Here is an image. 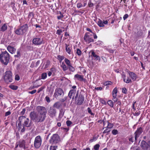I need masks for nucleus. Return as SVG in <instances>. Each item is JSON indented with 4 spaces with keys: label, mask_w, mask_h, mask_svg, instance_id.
<instances>
[{
    "label": "nucleus",
    "mask_w": 150,
    "mask_h": 150,
    "mask_svg": "<svg viewBox=\"0 0 150 150\" xmlns=\"http://www.w3.org/2000/svg\"><path fill=\"white\" fill-rule=\"evenodd\" d=\"M19 123L18 126L19 129H22V125L27 127H30L32 125L31 121L28 118H26L25 116H21L19 117Z\"/></svg>",
    "instance_id": "f257e3e1"
},
{
    "label": "nucleus",
    "mask_w": 150,
    "mask_h": 150,
    "mask_svg": "<svg viewBox=\"0 0 150 150\" xmlns=\"http://www.w3.org/2000/svg\"><path fill=\"white\" fill-rule=\"evenodd\" d=\"M10 55L8 52L4 50H0V61L3 64L7 65L10 59Z\"/></svg>",
    "instance_id": "f03ea898"
},
{
    "label": "nucleus",
    "mask_w": 150,
    "mask_h": 150,
    "mask_svg": "<svg viewBox=\"0 0 150 150\" xmlns=\"http://www.w3.org/2000/svg\"><path fill=\"white\" fill-rule=\"evenodd\" d=\"M39 114V117L42 121H43L45 119L47 110L45 108L40 106H38L36 108Z\"/></svg>",
    "instance_id": "7ed1b4c3"
},
{
    "label": "nucleus",
    "mask_w": 150,
    "mask_h": 150,
    "mask_svg": "<svg viewBox=\"0 0 150 150\" xmlns=\"http://www.w3.org/2000/svg\"><path fill=\"white\" fill-rule=\"evenodd\" d=\"M27 24H25L19 27L14 31V33L18 35H22L25 33L28 29Z\"/></svg>",
    "instance_id": "20e7f679"
},
{
    "label": "nucleus",
    "mask_w": 150,
    "mask_h": 150,
    "mask_svg": "<svg viewBox=\"0 0 150 150\" xmlns=\"http://www.w3.org/2000/svg\"><path fill=\"white\" fill-rule=\"evenodd\" d=\"M4 78V81L6 83H8L11 82L13 80L11 72L10 71H6Z\"/></svg>",
    "instance_id": "39448f33"
},
{
    "label": "nucleus",
    "mask_w": 150,
    "mask_h": 150,
    "mask_svg": "<svg viewBox=\"0 0 150 150\" xmlns=\"http://www.w3.org/2000/svg\"><path fill=\"white\" fill-rule=\"evenodd\" d=\"M30 117L31 120L34 121L35 122H42L41 119L39 117V114L34 111L30 112Z\"/></svg>",
    "instance_id": "423d86ee"
},
{
    "label": "nucleus",
    "mask_w": 150,
    "mask_h": 150,
    "mask_svg": "<svg viewBox=\"0 0 150 150\" xmlns=\"http://www.w3.org/2000/svg\"><path fill=\"white\" fill-rule=\"evenodd\" d=\"M64 95L63 90L59 88H56L54 95V97L57 99H59L60 98L63 97Z\"/></svg>",
    "instance_id": "0eeeda50"
},
{
    "label": "nucleus",
    "mask_w": 150,
    "mask_h": 150,
    "mask_svg": "<svg viewBox=\"0 0 150 150\" xmlns=\"http://www.w3.org/2000/svg\"><path fill=\"white\" fill-rule=\"evenodd\" d=\"M59 141V136L57 134H54L51 137L49 142L52 144H54L58 143Z\"/></svg>",
    "instance_id": "6e6552de"
},
{
    "label": "nucleus",
    "mask_w": 150,
    "mask_h": 150,
    "mask_svg": "<svg viewBox=\"0 0 150 150\" xmlns=\"http://www.w3.org/2000/svg\"><path fill=\"white\" fill-rule=\"evenodd\" d=\"M92 35H90V33L89 32L86 33L83 38V39L85 42L88 44L90 43L91 42H94V40L93 39L92 37H91L92 36Z\"/></svg>",
    "instance_id": "1a4fd4ad"
},
{
    "label": "nucleus",
    "mask_w": 150,
    "mask_h": 150,
    "mask_svg": "<svg viewBox=\"0 0 150 150\" xmlns=\"http://www.w3.org/2000/svg\"><path fill=\"white\" fill-rule=\"evenodd\" d=\"M42 142V139L40 136L39 135L36 137L34 143L35 147L36 149L39 148L41 145Z\"/></svg>",
    "instance_id": "9d476101"
},
{
    "label": "nucleus",
    "mask_w": 150,
    "mask_h": 150,
    "mask_svg": "<svg viewBox=\"0 0 150 150\" xmlns=\"http://www.w3.org/2000/svg\"><path fill=\"white\" fill-rule=\"evenodd\" d=\"M64 61L65 63L68 66V69H69L70 71L72 72L74 71H75V69L72 66L70 61L67 58H65L64 59Z\"/></svg>",
    "instance_id": "9b49d317"
},
{
    "label": "nucleus",
    "mask_w": 150,
    "mask_h": 150,
    "mask_svg": "<svg viewBox=\"0 0 150 150\" xmlns=\"http://www.w3.org/2000/svg\"><path fill=\"white\" fill-rule=\"evenodd\" d=\"M43 40L40 38L36 37L33 38L32 40L33 44L35 45H40L42 44Z\"/></svg>",
    "instance_id": "f8f14e48"
},
{
    "label": "nucleus",
    "mask_w": 150,
    "mask_h": 150,
    "mask_svg": "<svg viewBox=\"0 0 150 150\" xmlns=\"http://www.w3.org/2000/svg\"><path fill=\"white\" fill-rule=\"evenodd\" d=\"M143 32L141 29L138 30L137 32H134V38L136 41L141 38L143 36Z\"/></svg>",
    "instance_id": "ddd939ff"
},
{
    "label": "nucleus",
    "mask_w": 150,
    "mask_h": 150,
    "mask_svg": "<svg viewBox=\"0 0 150 150\" xmlns=\"http://www.w3.org/2000/svg\"><path fill=\"white\" fill-rule=\"evenodd\" d=\"M143 132L142 128L141 127H140L139 128H137V130L134 133L135 135V140L136 141L137 139L139 138L141 134Z\"/></svg>",
    "instance_id": "4468645a"
},
{
    "label": "nucleus",
    "mask_w": 150,
    "mask_h": 150,
    "mask_svg": "<svg viewBox=\"0 0 150 150\" xmlns=\"http://www.w3.org/2000/svg\"><path fill=\"white\" fill-rule=\"evenodd\" d=\"M49 115L52 117H53L56 115V110L54 108L50 107L48 111Z\"/></svg>",
    "instance_id": "2eb2a0df"
},
{
    "label": "nucleus",
    "mask_w": 150,
    "mask_h": 150,
    "mask_svg": "<svg viewBox=\"0 0 150 150\" xmlns=\"http://www.w3.org/2000/svg\"><path fill=\"white\" fill-rule=\"evenodd\" d=\"M84 96L82 94H79L78 98L76 104L78 105H81L83 103L84 101Z\"/></svg>",
    "instance_id": "dca6fc26"
},
{
    "label": "nucleus",
    "mask_w": 150,
    "mask_h": 150,
    "mask_svg": "<svg viewBox=\"0 0 150 150\" xmlns=\"http://www.w3.org/2000/svg\"><path fill=\"white\" fill-rule=\"evenodd\" d=\"M140 146L144 150H147L148 148L150 147L149 144L144 141L143 140L141 143Z\"/></svg>",
    "instance_id": "f3484780"
},
{
    "label": "nucleus",
    "mask_w": 150,
    "mask_h": 150,
    "mask_svg": "<svg viewBox=\"0 0 150 150\" xmlns=\"http://www.w3.org/2000/svg\"><path fill=\"white\" fill-rule=\"evenodd\" d=\"M122 78L123 79V81L124 82L127 83H129L132 82V80L130 79L129 77H128L127 79H126V75L124 74V72H123L122 74H121Z\"/></svg>",
    "instance_id": "a211bd4d"
},
{
    "label": "nucleus",
    "mask_w": 150,
    "mask_h": 150,
    "mask_svg": "<svg viewBox=\"0 0 150 150\" xmlns=\"http://www.w3.org/2000/svg\"><path fill=\"white\" fill-rule=\"evenodd\" d=\"M76 92V89H71L69 91L68 96L70 99L72 98V99H74V95Z\"/></svg>",
    "instance_id": "6ab92c4d"
},
{
    "label": "nucleus",
    "mask_w": 150,
    "mask_h": 150,
    "mask_svg": "<svg viewBox=\"0 0 150 150\" xmlns=\"http://www.w3.org/2000/svg\"><path fill=\"white\" fill-rule=\"evenodd\" d=\"M128 73L129 76L133 81L136 80V79L137 78V76L134 73L131 72L130 71H129Z\"/></svg>",
    "instance_id": "aec40b11"
},
{
    "label": "nucleus",
    "mask_w": 150,
    "mask_h": 150,
    "mask_svg": "<svg viewBox=\"0 0 150 150\" xmlns=\"http://www.w3.org/2000/svg\"><path fill=\"white\" fill-rule=\"evenodd\" d=\"M108 23V21L107 20L102 21L100 19H99L97 24L100 27H103L104 26V24H107Z\"/></svg>",
    "instance_id": "412c9836"
},
{
    "label": "nucleus",
    "mask_w": 150,
    "mask_h": 150,
    "mask_svg": "<svg viewBox=\"0 0 150 150\" xmlns=\"http://www.w3.org/2000/svg\"><path fill=\"white\" fill-rule=\"evenodd\" d=\"M91 56L93 57L95 59H96L99 62L100 61V57L96 55V53L93 51H91Z\"/></svg>",
    "instance_id": "4be33fe9"
},
{
    "label": "nucleus",
    "mask_w": 150,
    "mask_h": 150,
    "mask_svg": "<svg viewBox=\"0 0 150 150\" xmlns=\"http://www.w3.org/2000/svg\"><path fill=\"white\" fill-rule=\"evenodd\" d=\"M7 49L10 53L12 54L14 53L16 50V49L14 47L10 45L8 46Z\"/></svg>",
    "instance_id": "5701e85b"
},
{
    "label": "nucleus",
    "mask_w": 150,
    "mask_h": 150,
    "mask_svg": "<svg viewBox=\"0 0 150 150\" xmlns=\"http://www.w3.org/2000/svg\"><path fill=\"white\" fill-rule=\"evenodd\" d=\"M18 143L19 144V147L20 148H25V141L23 140H21L18 141Z\"/></svg>",
    "instance_id": "b1692460"
},
{
    "label": "nucleus",
    "mask_w": 150,
    "mask_h": 150,
    "mask_svg": "<svg viewBox=\"0 0 150 150\" xmlns=\"http://www.w3.org/2000/svg\"><path fill=\"white\" fill-rule=\"evenodd\" d=\"M83 75H81L79 74H76L74 76V78L77 79L79 81H83Z\"/></svg>",
    "instance_id": "393cba45"
},
{
    "label": "nucleus",
    "mask_w": 150,
    "mask_h": 150,
    "mask_svg": "<svg viewBox=\"0 0 150 150\" xmlns=\"http://www.w3.org/2000/svg\"><path fill=\"white\" fill-rule=\"evenodd\" d=\"M65 50L66 52H67L68 54H71V48L70 47H69V45H67V44H65Z\"/></svg>",
    "instance_id": "a878e982"
},
{
    "label": "nucleus",
    "mask_w": 150,
    "mask_h": 150,
    "mask_svg": "<svg viewBox=\"0 0 150 150\" xmlns=\"http://www.w3.org/2000/svg\"><path fill=\"white\" fill-rule=\"evenodd\" d=\"M8 28L7 25L6 23L4 24L0 28V31L2 32H4Z\"/></svg>",
    "instance_id": "bb28decb"
},
{
    "label": "nucleus",
    "mask_w": 150,
    "mask_h": 150,
    "mask_svg": "<svg viewBox=\"0 0 150 150\" xmlns=\"http://www.w3.org/2000/svg\"><path fill=\"white\" fill-rule=\"evenodd\" d=\"M61 67L62 68V70L64 71H66L68 69V66H67L64 62L62 63Z\"/></svg>",
    "instance_id": "cd10ccee"
},
{
    "label": "nucleus",
    "mask_w": 150,
    "mask_h": 150,
    "mask_svg": "<svg viewBox=\"0 0 150 150\" xmlns=\"http://www.w3.org/2000/svg\"><path fill=\"white\" fill-rule=\"evenodd\" d=\"M35 14L33 12H29L28 16V20L31 18V21L34 17Z\"/></svg>",
    "instance_id": "c85d7f7f"
},
{
    "label": "nucleus",
    "mask_w": 150,
    "mask_h": 150,
    "mask_svg": "<svg viewBox=\"0 0 150 150\" xmlns=\"http://www.w3.org/2000/svg\"><path fill=\"white\" fill-rule=\"evenodd\" d=\"M62 106V104L59 102H56L53 105V107L57 109H59Z\"/></svg>",
    "instance_id": "c756f323"
},
{
    "label": "nucleus",
    "mask_w": 150,
    "mask_h": 150,
    "mask_svg": "<svg viewBox=\"0 0 150 150\" xmlns=\"http://www.w3.org/2000/svg\"><path fill=\"white\" fill-rule=\"evenodd\" d=\"M76 52L75 54L79 56H81L82 54V52L81 50L78 48H76L75 51Z\"/></svg>",
    "instance_id": "7c9ffc66"
},
{
    "label": "nucleus",
    "mask_w": 150,
    "mask_h": 150,
    "mask_svg": "<svg viewBox=\"0 0 150 150\" xmlns=\"http://www.w3.org/2000/svg\"><path fill=\"white\" fill-rule=\"evenodd\" d=\"M117 88L115 87L113 89L112 91V96H117Z\"/></svg>",
    "instance_id": "2f4dec72"
},
{
    "label": "nucleus",
    "mask_w": 150,
    "mask_h": 150,
    "mask_svg": "<svg viewBox=\"0 0 150 150\" xmlns=\"http://www.w3.org/2000/svg\"><path fill=\"white\" fill-rule=\"evenodd\" d=\"M64 56H61L60 55H58L57 56V58L60 62H61L64 59Z\"/></svg>",
    "instance_id": "473e14b6"
},
{
    "label": "nucleus",
    "mask_w": 150,
    "mask_h": 150,
    "mask_svg": "<svg viewBox=\"0 0 150 150\" xmlns=\"http://www.w3.org/2000/svg\"><path fill=\"white\" fill-rule=\"evenodd\" d=\"M60 14V15L57 16V18L58 20H60L64 17V16L60 11H58L57 14Z\"/></svg>",
    "instance_id": "72a5a7b5"
},
{
    "label": "nucleus",
    "mask_w": 150,
    "mask_h": 150,
    "mask_svg": "<svg viewBox=\"0 0 150 150\" xmlns=\"http://www.w3.org/2000/svg\"><path fill=\"white\" fill-rule=\"evenodd\" d=\"M113 83L112 81H106L103 83V85L105 86H107L109 85H111Z\"/></svg>",
    "instance_id": "f704fd0d"
},
{
    "label": "nucleus",
    "mask_w": 150,
    "mask_h": 150,
    "mask_svg": "<svg viewBox=\"0 0 150 150\" xmlns=\"http://www.w3.org/2000/svg\"><path fill=\"white\" fill-rule=\"evenodd\" d=\"M108 104L111 108L114 106L113 102L111 100H109L107 102Z\"/></svg>",
    "instance_id": "c9c22d12"
},
{
    "label": "nucleus",
    "mask_w": 150,
    "mask_h": 150,
    "mask_svg": "<svg viewBox=\"0 0 150 150\" xmlns=\"http://www.w3.org/2000/svg\"><path fill=\"white\" fill-rule=\"evenodd\" d=\"M107 124V126L106 127L107 128H108L111 129L114 126V125L113 124L109 122V121L108 122Z\"/></svg>",
    "instance_id": "e433bc0d"
},
{
    "label": "nucleus",
    "mask_w": 150,
    "mask_h": 150,
    "mask_svg": "<svg viewBox=\"0 0 150 150\" xmlns=\"http://www.w3.org/2000/svg\"><path fill=\"white\" fill-rule=\"evenodd\" d=\"M9 87L13 90H16L18 88V87L17 86L14 85H10Z\"/></svg>",
    "instance_id": "4c0bfd02"
},
{
    "label": "nucleus",
    "mask_w": 150,
    "mask_h": 150,
    "mask_svg": "<svg viewBox=\"0 0 150 150\" xmlns=\"http://www.w3.org/2000/svg\"><path fill=\"white\" fill-rule=\"evenodd\" d=\"M128 139L130 142L133 143L134 141V138L133 136L132 135L129 136L128 137Z\"/></svg>",
    "instance_id": "58836bf2"
},
{
    "label": "nucleus",
    "mask_w": 150,
    "mask_h": 150,
    "mask_svg": "<svg viewBox=\"0 0 150 150\" xmlns=\"http://www.w3.org/2000/svg\"><path fill=\"white\" fill-rule=\"evenodd\" d=\"M47 77V74L46 73H42L41 74V79H45Z\"/></svg>",
    "instance_id": "ea45409f"
},
{
    "label": "nucleus",
    "mask_w": 150,
    "mask_h": 150,
    "mask_svg": "<svg viewBox=\"0 0 150 150\" xmlns=\"http://www.w3.org/2000/svg\"><path fill=\"white\" fill-rule=\"evenodd\" d=\"M105 128H106V129L103 131V134H105L106 133H108L109 132L111 129H110L108 128H107V127H105Z\"/></svg>",
    "instance_id": "a19ab883"
},
{
    "label": "nucleus",
    "mask_w": 150,
    "mask_h": 150,
    "mask_svg": "<svg viewBox=\"0 0 150 150\" xmlns=\"http://www.w3.org/2000/svg\"><path fill=\"white\" fill-rule=\"evenodd\" d=\"M112 133L113 135H115L118 133V130L116 129H113L112 132Z\"/></svg>",
    "instance_id": "79ce46f5"
},
{
    "label": "nucleus",
    "mask_w": 150,
    "mask_h": 150,
    "mask_svg": "<svg viewBox=\"0 0 150 150\" xmlns=\"http://www.w3.org/2000/svg\"><path fill=\"white\" fill-rule=\"evenodd\" d=\"M64 110L63 109H61L60 110L59 116H63L64 115Z\"/></svg>",
    "instance_id": "37998d69"
},
{
    "label": "nucleus",
    "mask_w": 150,
    "mask_h": 150,
    "mask_svg": "<svg viewBox=\"0 0 150 150\" xmlns=\"http://www.w3.org/2000/svg\"><path fill=\"white\" fill-rule=\"evenodd\" d=\"M98 139V137H93L92 139H91L89 140V142H92L94 141H96Z\"/></svg>",
    "instance_id": "c03bdc74"
},
{
    "label": "nucleus",
    "mask_w": 150,
    "mask_h": 150,
    "mask_svg": "<svg viewBox=\"0 0 150 150\" xmlns=\"http://www.w3.org/2000/svg\"><path fill=\"white\" fill-rule=\"evenodd\" d=\"M100 146L99 144H97L94 146V149L95 150H98L99 149Z\"/></svg>",
    "instance_id": "a18cd8bd"
},
{
    "label": "nucleus",
    "mask_w": 150,
    "mask_h": 150,
    "mask_svg": "<svg viewBox=\"0 0 150 150\" xmlns=\"http://www.w3.org/2000/svg\"><path fill=\"white\" fill-rule=\"evenodd\" d=\"M57 146H51L50 147V150H56L57 148Z\"/></svg>",
    "instance_id": "49530a36"
},
{
    "label": "nucleus",
    "mask_w": 150,
    "mask_h": 150,
    "mask_svg": "<svg viewBox=\"0 0 150 150\" xmlns=\"http://www.w3.org/2000/svg\"><path fill=\"white\" fill-rule=\"evenodd\" d=\"M122 92L124 94H126L127 92V90L126 88H123L122 89Z\"/></svg>",
    "instance_id": "de8ad7c7"
},
{
    "label": "nucleus",
    "mask_w": 150,
    "mask_h": 150,
    "mask_svg": "<svg viewBox=\"0 0 150 150\" xmlns=\"http://www.w3.org/2000/svg\"><path fill=\"white\" fill-rule=\"evenodd\" d=\"M87 110H88V113L89 114H90L91 115H93V116L94 115V114L93 113V112H92L90 108L88 107L87 108Z\"/></svg>",
    "instance_id": "09e8293b"
},
{
    "label": "nucleus",
    "mask_w": 150,
    "mask_h": 150,
    "mask_svg": "<svg viewBox=\"0 0 150 150\" xmlns=\"http://www.w3.org/2000/svg\"><path fill=\"white\" fill-rule=\"evenodd\" d=\"M66 123L68 127L70 126L72 123V122L70 120H67Z\"/></svg>",
    "instance_id": "8fccbe9b"
},
{
    "label": "nucleus",
    "mask_w": 150,
    "mask_h": 150,
    "mask_svg": "<svg viewBox=\"0 0 150 150\" xmlns=\"http://www.w3.org/2000/svg\"><path fill=\"white\" fill-rule=\"evenodd\" d=\"M64 31V30L62 31V29H59L57 30L56 33L58 35H61V33Z\"/></svg>",
    "instance_id": "3c124183"
},
{
    "label": "nucleus",
    "mask_w": 150,
    "mask_h": 150,
    "mask_svg": "<svg viewBox=\"0 0 150 150\" xmlns=\"http://www.w3.org/2000/svg\"><path fill=\"white\" fill-rule=\"evenodd\" d=\"M112 100L114 101V103L117 102L118 101L117 98V96H112Z\"/></svg>",
    "instance_id": "603ef678"
},
{
    "label": "nucleus",
    "mask_w": 150,
    "mask_h": 150,
    "mask_svg": "<svg viewBox=\"0 0 150 150\" xmlns=\"http://www.w3.org/2000/svg\"><path fill=\"white\" fill-rule=\"evenodd\" d=\"M17 54L16 55H14V57H19L21 56V54L20 51H17Z\"/></svg>",
    "instance_id": "864d4df0"
},
{
    "label": "nucleus",
    "mask_w": 150,
    "mask_h": 150,
    "mask_svg": "<svg viewBox=\"0 0 150 150\" xmlns=\"http://www.w3.org/2000/svg\"><path fill=\"white\" fill-rule=\"evenodd\" d=\"M83 6L82 4L81 3H79L77 4V7L78 8H80Z\"/></svg>",
    "instance_id": "5fc2aeb1"
},
{
    "label": "nucleus",
    "mask_w": 150,
    "mask_h": 150,
    "mask_svg": "<svg viewBox=\"0 0 150 150\" xmlns=\"http://www.w3.org/2000/svg\"><path fill=\"white\" fill-rule=\"evenodd\" d=\"M100 101L102 104L106 105L107 104L106 102L103 99H100Z\"/></svg>",
    "instance_id": "6e6d98bb"
},
{
    "label": "nucleus",
    "mask_w": 150,
    "mask_h": 150,
    "mask_svg": "<svg viewBox=\"0 0 150 150\" xmlns=\"http://www.w3.org/2000/svg\"><path fill=\"white\" fill-rule=\"evenodd\" d=\"M140 114V111H139L138 112L136 111L135 112V113L134 114V115L135 116H139Z\"/></svg>",
    "instance_id": "4d7b16f0"
},
{
    "label": "nucleus",
    "mask_w": 150,
    "mask_h": 150,
    "mask_svg": "<svg viewBox=\"0 0 150 150\" xmlns=\"http://www.w3.org/2000/svg\"><path fill=\"white\" fill-rule=\"evenodd\" d=\"M26 111L25 108H23L22 110V111L20 112V114L21 115H23L24 114Z\"/></svg>",
    "instance_id": "13d9d810"
},
{
    "label": "nucleus",
    "mask_w": 150,
    "mask_h": 150,
    "mask_svg": "<svg viewBox=\"0 0 150 150\" xmlns=\"http://www.w3.org/2000/svg\"><path fill=\"white\" fill-rule=\"evenodd\" d=\"M109 121L106 120L105 119H103L102 120V122L103 123V126H104L106 123H108Z\"/></svg>",
    "instance_id": "bf43d9fd"
},
{
    "label": "nucleus",
    "mask_w": 150,
    "mask_h": 150,
    "mask_svg": "<svg viewBox=\"0 0 150 150\" xmlns=\"http://www.w3.org/2000/svg\"><path fill=\"white\" fill-rule=\"evenodd\" d=\"M46 101L48 103H49L50 102V98L47 96H46L45 98Z\"/></svg>",
    "instance_id": "052dcab7"
},
{
    "label": "nucleus",
    "mask_w": 150,
    "mask_h": 150,
    "mask_svg": "<svg viewBox=\"0 0 150 150\" xmlns=\"http://www.w3.org/2000/svg\"><path fill=\"white\" fill-rule=\"evenodd\" d=\"M11 113L10 111H8L5 113V116L6 117L9 115H10Z\"/></svg>",
    "instance_id": "680f3d73"
},
{
    "label": "nucleus",
    "mask_w": 150,
    "mask_h": 150,
    "mask_svg": "<svg viewBox=\"0 0 150 150\" xmlns=\"http://www.w3.org/2000/svg\"><path fill=\"white\" fill-rule=\"evenodd\" d=\"M11 6L13 8V9L14 11H15V10L14 9V7L15 8V3L13 2H11Z\"/></svg>",
    "instance_id": "e2e57ef3"
},
{
    "label": "nucleus",
    "mask_w": 150,
    "mask_h": 150,
    "mask_svg": "<svg viewBox=\"0 0 150 150\" xmlns=\"http://www.w3.org/2000/svg\"><path fill=\"white\" fill-rule=\"evenodd\" d=\"M101 58L104 62L106 63L107 62V59L106 57L104 56H102Z\"/></svg>",
    "instance_id": "0e129e2a"
},
{
    "label": "nucleus",
    "mask_w": 150,
    "mask_h": 150,
    "mask_svg": "<svg viewBox=\"0 0 150 150\" xmlns=\"http://www.w3.org/2000/svg\"><path fill=\"white\" fill-rule=\"evenodd\" d=\"M129 16V15L128 14H126L123 17V19L124 20H125Z\"/></svg>",
    "instance_id": "69168bd1"
},
{
    "label": "nucleus",
    "mask_w": 150,
    "mask_h": 150,
    "mask_svg": "<svg viewBox=\"0 0 150 150\" xmlns=\"http://www.w3.org/2000/svg\"><path fill=\"white\" fill-rule=\"evenodd\" d=\"M50 71L53 73H54L56 71V69L55 68L52 67L50 69Z\"/></svg>",
    "instance_id": "338daca9"
},
{
    "label": "nucleus",
    "mask_w": 150,
    "mask_h": 150,
    "mask_svg": "<svg viewBox=\"0 0 150 150\" xmlns=\"http://www.w3.org/2000/svg\"><path fill=\"white\" fill-rule=\"evenodd\" d=\"M36 90H34L31 91H29V93L31 94H33L35 93L36 92Z\"/></svg>",
    "instance_id": "774afa93"
}]
</instances>
